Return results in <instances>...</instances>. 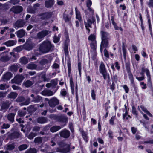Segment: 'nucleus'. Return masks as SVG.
<instances>
[{"instance_id": "obj_1", "label": "nucleus", "mask_w": 153, "mask_h": 153, "mask_svg": "<svg viewBox=\"0 0 153 153\" xmlns=\"http://www.w3.org/2000/svg\"><path fill=\"white\" fill-rule=\"evenodd\" d=\"M85 12L86 16V17L87 20V22H84V24L86 30L88 31V33L90 31L89 27L91 28V24L95 21V19L94 16V12L90 7H88L87 10H85Z\"/></svg>"}, {"instance_id": "obj_2", "label": "nucleus", "mask_w": 153, "mask_h": 153, "mask_svg": "<svg viewBox=\"0 0 153 153\" xmlns=\"http://www.w3.org/2000/svg\"><path fill=\"white\" fill-rule=\"evenodd\" d=\"M54 46L48 40L44 41L40 45L39 51L43 53H47L53 50Z\"/></svg>"}, {"instance_id": "obj_3", "label": "nucleus", "mask_w": 153, "mask_h": 153, "mask_svg": "<svg viewBox=\"0 0 153 153\" xmlns=\"http://www.w3.org/2000/svg\"><path fill=\"white\" fill-rule=\"evenodd\" d=\"M101 33L102 42L100 45V50L102 53L104 47L107 48L108 46L109 34L107 32L103 31H101Z\"/></svg>"}, {"instance_id": "obj_4", "label": "nucleus", "mask_w": 153, "mask_h": 153, "mask_svg": "<svg viewBox=\"0 0 153 153\" xmlns=\"http://www.w3.org/2000/svg\"><path fill=\"white\" fill-rule=\"evenodd\" d=\"M58 144L61 147L57 148L56 151H54V152L67 153L69 152L70 147L69 145H67L65 143L62 141L58 142Z\"/></svg>"}, {"instance_id": "obj_5", "label": "nucleus", "mask_w": 153, "mask_h": 153, "mask_svg": "<svg viewBox=\"0 0 153 153\" xmlns=\"http://www.w3.org/2000/svg\"><path fill=\"white\" fill-rule=\"evenodd\" d=\"M45 100L48 101V104L50 107L51 108H54L56 106L59 104V100L55 97H53L50 100L48 99L45 98Z\"/></svg>"}, {"instance_id": "obj_6", "label": "nucleus", "mask_w": 153, "mask_h": 153, "mask_svg": "<svg viewBox=\"0 0 153 153\" xmlns=\"http://www.w3.org/2000/svg\"><path fill=\"white\" fill-rule=\"evenodd\" d=\"M53 14L51 12H47L41 13L39 15L40 19L42 20H47L51 17Z\"/></svg>"}, {"instance_id": "obj_7", "label": "nucleus", "mask_w": 153, "mask_h": 153, "mask_svg": "<svg viewBox=\"0 0 153 153\" xmlns=\"http://www.w3.org/2000/svg\"><path fill=\"white\" fill-rule=\"evenodd\" d=\"M24 77L22 75H18L15 76L14 78L11 80L13 83H15L19 84L24 79Z\"/></svg>"}, {"instance_id": "obj_8", "label": "nucleus", "mask_w": 153, "mask_h": 153, "mask_svg": "<svg viewBox=\"0 0 153 153\" xmlns=\"http://www.w3.org/2000/svg\"><path fill=\"white\" fill-rule=\"evenodd\" d=\"M50 32L48 30H42L38 33L36 35V38L38 39H43L48 35Z\"/></svg>"}, {"instance_id": "obj_9", "label": "nucleus", "mask_w": 153, "mask_h": 153, "mask_svg": "<svg viewBox=\"0 0 153 153\" xmlns=\"http://www.w3.org/2000/svg\"><path fill=\"white\" fill-rule=\"evenodd\" d=\"M51 62V60L50 59H42L39 62V65L38 66V70L43 69L45 68L44 67V65L48 63H49Z\"/></svg>"}, {"instance_id": "obj_10", "label": "nucleus", "mask_w": 153, "mask_h": 153, "mask_svg": "<svg viewBox=\"0 0 153 153\" xmlns=\"http://www.w3.org/2000/svg\"><path fill=\"white\" fill-rule=\"evenodd\" d=\"M24 20L19 19L14 24V27L15 28L23 27L26 24Z\"/></svg>"}, {"instance_id": "obj_11", "label": "nucleus", "mask_w": 153, "mask_h": 153, "mask_svg": "<svg viewBox=\"0 0 153 153\" xmlns=\"http://www.w3.org/2000/svg\"><path fill=\"white\" fill-rule=\"evenodd\" d=\"M23 7L22 6L17 5L13 6L10 9L11 11L15 13L18 14L22 12L23 11Z\"/></svg>"}, {"instance_id": "obj_12", "label": "nucleus", "mask_w": 153, "mask_h": 153, "mask_svg": "<svg viewBox=\"0 0 153 153\" xmlns=\"http://www.w3.org/2000/svg\"><path fill=\"white\" fill-rule=\"evenodd\" d=\"M59 134L61 137L67 138L70 136V133L69 131L65 129L59 132Z\"/></svg>"}, {"instance_id": "obj_13", "label": "nucleus", "mask_w": 153, "mask_h": 153, "mask_svg": "<svg viewBox=\"0 0 153 153\" xmlns=\"http://www.w3.org/2000/svg\"><path fill=\"white\" fill-rule=\"evenodd\" d=\"M21 134L17 131H14L11 133L9 135V137L12 140L21 137Z\"/></svg>"}, {"instance_id": "obj_14", "label": "nucleus", "mask_w": 153, "mask_h": 153, "mask_svg": "<svg viewBox=\"0 0 153 153\" xmlns=\"http://www.w3.org/2000/svg\"><path fill=\"white\" fill-rule=\"evenodd\" d=\"M54 4L53 0L46 1L45 3V7L47 8L52 7Z\"/></svg>"}, {"instance_id": "obj_15", "label": "nucleus", "mask_w": 153, "mask_h": 153, "mask_svg": "<svg viewBox=\"0 0 153 153\" xmlns=\"http://www.w3.org/2000/svg\"><path fill=\"white\" fill-rule=\"evenodd\" d=\"M19 66L20 65L18 64H13L9 67V69L12 72H15L17 70Z\"/></svg>"}, {"instance_id": "obj_16", "label": "nucleus", "mask_w": 153, "mask_h": 153, "mask_svg": "<svg viewBox=\"0 0 153 153\" xmlns=\"http://www.w3.org/2000/svg\"><path fill=\"white\" fill-rule=\"evenodd\" d=\"M38 66L36 64L31 62L27 65L26 68L28 69L31 70L36 69L39 70L38 69Z\"/></svg>"}, {"instance_id": "obj_17", "label": "nucleus", "mask_w": 153, "mask_h": 153, "mask_svg": "<svg viewBox=\"0 0 153 153\" xmlns=\"http://www.w3.org/2000/svg\"><path fill=\"white\" fill-rule=\"evenodd\" d=\"M25 33V31L23 29H20L15 33L19 38H22L24 36Z\"/></svg>"}, {"instance_id": "obj_18", "label": "nucleus", "mask_w": 153, "mask_h": 153, "mask_svg": "<svg viewBox=\"0 0 153 153\" xmlns=\"http://www.w3.org/2000/svg\"><path fill=\"white\" fill-rule=\"evenodd\" d=\"M54 93L55 92H53L51 90H44L41 92V94L44 96H51L53 95Z\"/></svg>"}, {"instance_id": "obj_19", "label": "nucleus", "mask_w": 153, "mask_h": 153, "mask_svg": "<svg viewBox=\"0 0 153 153\" xmlns=\"http://www.w3.org/2000/svg\"><path fill=\"white\" fill-rule=\"evenodd\" d=\"M15 114L13 113H10L7 116V120L11 123H13L14 121V117Z\"/></svg>"}, {"instance_id": "obj_20", "label": "nucleus", "mask_w": 153, "mask_h": 153, "mask_svg": "<svg viewBox=\"0 0 153 153\" xmlns=\"http://www.w3.org/2000/svg\"><path fill=\"white\" fill-rule=\"evenodd\" d=\"M34 82L33 81L27 80L25 81L23 83V85L25 87L28 88L32 86L34 84Z\"/></svg>"}, {"instance_id": "obj_21", "label": "nucleus", "mask_w": 153, "mask_h": 153, "mask_svg": "<svg viewBox=\"0 0 153 153\" xmlns=\"http://www.w3.org/2000/svg\"><path fill=\"white\" fill-rule=\"evenodd\" d=\"M11 104L10 102L8 101H7L3 103L1 106V109H7L9 107Z\"/></svg>"}, {"instance_id": "obj_22", "label": "nucleus", "mask_w": 153, "mask_h": 153, "mask_svg": "<svg viewBox=\"0 0 153 153\" xmlns=\"http://www.w3.org/2000/svg\"><path fill=\"white\" fill-rule=\"evenodd\" d=\"M12 74L10 72H8L4 74L2 77L4 80H9L12 77Z\"/></svg>"}, {"instance_id": "obj_23", "label": "nucleus", "mask_w": 153, "mask_h": 153, "mask_svg": "<svg viewBox=\"0 0 153 153\" xmlns=\"http://www.w3.org/2000/svg\"><path fill=\"white\" fill-rule=\"evenodd\" d=\"M47 120V118L44 117H39L37 119V122L40 124L44 123L46 122Z\"/></svg>"}, {"instance_id": "obj_24", "label": "nucleus", "mask_w": 153, "mask_h": 153, "mask_svg": "<svg viewBox=\"0 0 153 153\" xmlns=\"http://www.w3.org/2000/svg\"><path fill=\"white\" fill-rule=\"evenodd\" d=\"M16 43V41L9 40L4 43V44L7 47H10L15 45Z\"/></svg>"}, {"instance_id": "obj_25", "label": "nucleus", "mask_w": 153, "mask_h": 153, "mask_svg": "<svg viewBox=\"0 0 153 153\" xmlns=\"http://www.w3.org/2000/svg\"><path fill=\"white\" fill-rule=\"evenodd\" d=\"M33 44L26 43L24 46V47L26 50L30 51L32 49L34 46Z\"/></svg>"}, {"instance_id": "obj_26", "label": "nucleus", "mask_w": 153, "mask_h": 153, "mask_svg": "<svg viewBox=\"0 0 153 153\" xmlns=\"http://www.w3.org/2000/svg\"><path fill=\"white\" fill-rule=\"evenodd\" d=\"M42 101V97L39 95H37L33 99L31 102H34L35 103H38Z\"/></svg>"}, {"instance_id": "obj_27", "label": "nucleus", "mask_w": 153, "mask_h": 153, "mask_svg": "<svg viewBox=\"0 0 153 153\" xmlns=\"http://www.w3.org/2000/svg\"><path fill=\"white\" fill-rule=\"evenodd\" d=\"M61 128V127L59 126H55L51 127L50 129L51 131L54 132L57 131Z\"/></svg>"}, {"instance_id": "obj_28", "label": "nucleus", "mask_w": 153, "mask_h": 153, "mask_svg": "<svg viewBox=\"0 0 153 153\" xmlns=\"http://www.w3.org/2000/svg\"><path fill=\"white\" fill-rule=\"evenodd\" d=\"M100 71L101 73L106 71L105 65L103 62L101 63L100 66Z\"/></svg>"}, {"instance_id": "obj_29", "label": "nucleus", "mask_w": 153, "mask_h": 153, "mask_svg": "<svg viewBox=\"0 0 153 153\" xmlns=\"http://www.w3.org/2000/svg\"><path fill=\"white\" fill-rule=\"evenodd\" d=\"M18 95V94L14 92L10 93L7 96L8 97L13 99H15Z\"/></svg>"}, {"instance_id": "obj_30", "label": "nucleus", "mask_w": 153, "mask_h": 153, "mask_svg": "<svg viewBox=\"0 0 153 153\" xmlns=\"http://www.w3.org/2000/svg\"><path fill=\"white\" fill-rule=\"evenodd\" d=\"M15 147V146L14 143L8 144L6 145V149L7 150H13Z\"/></svg>"}, {"instance_id": "obj_31", "label": "nucleus", "mask_w": 153, "mask_h": 153, "mask_svg": "<svg viewBox=\"0 0 153 153\" xmlns=\"http://www.w3.org/2000/svg\"><path fill=\"white\" fill-rule=\"evenodd\" d=\"M28 147V145L26 144H23L19 146L18 148L20 151H22L27 149Z\"/></svg>"}, {"instance_id": "obj_32", "label": "nucleus", "mask_w": 153, "mask_h": 153, "mask_svg": "<svg viewBox=\"0 0 153 153\" xmlns=\"http://www.w3.org/2000/svg\"><path fill=\"white\" fill-rule=\"evenodd\" d=\"M37 150L35 148H30L27 150L25 153H37Z\"/></svg>"}, {"instance_id": "obj_33", "label": "nucleus", "mask_w": 153, "mask_h": 153, "mask_svg": "<svg viewBox=\"0 0 153 153\" xmlns=\"http://www.w3.org/2000/svg\"><path fill=\"white\" fill-rule=\"evenodd\" d=\"M58 121L62 122H67L68 121V119L64 116H59L58 117Z\"/></svg>"}, {"instance_id": "obj_34", "label": "nucleus", "mask_w": 153, "mask_h": 153, "mask_svg": "<svg viewBox=\"0 0 153 153\" xmlns=\"http://www.w3.org/2000/svg\"><path fill=\"white\" fill-rule=\"evenodd\" d=\"M20 60L21 63L23 64H26L28 62L27 58L25 57L21 58Z\"/></svg>"}, {"instance_id": "obj_35", "label": "nucleus", "mask_w": 153, "mask_h": 153, "mask_svg": "<svg viewBox=\"0 0 153 153\" xmlns=\"http://www.w3.org/2000/svg\"><path fill=\"white\" fill-rule=\"evenodd\" d=\"M37 135V134L35 133L31 132L29 135L27 136L28 138L31 140H32L34 137Z\"/></svg>"}, {"instance_id": "obj_36", "label": "nucleus", "mask_w": 153, "mask_h": 153, "mask_svg": "<svg viewBox=\"0 0 153 153\" xmlns=\"http://www.w3.org/2000/svg\"><path fill=\"white\" fill-rule=\"evenodd\" d=\"M142 110L145 112L149 116L152 117V115L143 106L141 105L140 106Z\"/></svg>"}, {"instance_id": "obj_37", "label": "nucleus", "mask_w": 153, "mask_h": 153, "mask_svg": "<svg viewBox=\"0 0 153 153\" xmlns=\"http://www.w3.org/2000/svg\"><path fill=\"white\" fill-rule=\"evenodd\" d=\"M42 142V138L40 137H38L34 139V142L36 144H40Z\"/></svg>"}, {"instance_id": "obj_38", "label": "nucleus", "mask_w": 153, "mask_h": 153, "mask_svg": "<svg viewBox=\"0 0 153 153\" xmlns=\"http://www.w3.org/2000/svg\"><path fill=\"white\" fill-rule=\"evenodd\" d=\"M30 101L31 100L30 98H28L25 100V102L21 103L20 105L21 106H22L23 105H27L30 103Z\"/></svg>"}, {"instance_id": "obj_39", "label": "nucleus", "mask_w": 153, "mask_h": 153, "mask_svg": "<svg viewBox=\"0 0 153 153\" xmlns=\"http://www.w3.org/2000/svg\"><path fill=\"white\" fill-rule=\"evenodd\" d=\"M10 59V58L7 56H3L0 59V60L3 62H6Z\"/></svg>"}, {"instance_id": "obj_40", "label": "nucleus", "mask_w": 153, "mask_h": 153, "mask_svg": "<svg viewBox=\"0 0 153 153\" xmlns=\"http://www.w3.org/2000/svg\"><path fill=\"white\" fill-rule=\"evenodd\" d=\"M70 84L72 90V94H74V85L72 77H71L70 79Z\"/></svg>"}, {"instance_id": "obj_41", "label": "nucleus", "mask_w": 153, "mask_h": 153, "mask_svg": "<svg viewBox=\"0 0 153 153\" xmlns=\"http://www.w3.org/2000/svg\"><path fill=\"white\" fill-rule=\"evenodd\" d=\"M96 36L94 34H91L88 37V39L92 42H95L96 41L95 40Z\"/></svg>"}, {"instance_id": "obj_42", "label": "nucleus", "mask_w": 153, "mask_h": 153, "mask_svg": "<svg viewBox=\"0 0 153 153\" xmlns=\"http://www.w3.org/2000/svg\"><path fill=\"white\" fill-rule=\"evenodd\" d=\"M9 87V86L6 84H1L0 85V89L1 90H5Z\"/></svg>"}, {"instance_id": "obj_43", "label": "nucleus", "mask_w": 153, "mask_h": 153, "mask_svg": "<svg viewBox=\"0 0 153 153\" xmlns=\"http://www.w3.org/2000/svg\"><path fill=\"white\" fill-rule=\"evenodd\" d=\"M10 126V125L8 123H4L1 126V129H7Z\"/></svg>"}, {"instance_id": "obj_44", "label": "nucleus", "mask_w": 153, "mask_h": 153, "mask_svg": "<svg viewBox=\"0 0 153 153\" xmlns=\"http://www.w3.org/2000/svg\"><path fill=\"white\" fill-rule=\"evenodd\" d=\"M50 82L51 84L52 87L53 88H54L55 87H56L57 84V80L56 79L51 80V81Z\"/></svg>"}, {"instance_id": "obj_45", "label": "nucleus", "mask_w": 153, "mask_h": 153, "mask_svg": "<svg viewBox=\"0 0 153 153\" xmlns=\"http://www.w3.org/2000/svg\"><path fill=\"white\" fill-rule=\"evenodd\" d=\"M26 114V112L25 111L19 110L18 112V114L20 117H24Z\"/></svg>"}, {"instance_id": "obj_46", "label": "nucleus", "mask_w": 153, "mask_h": 153, "mask_svg": "<svg viewBox=\"0 0 153 153\" xmlns=\"http://www.w3.org/2000/svg\"><path fill=\"white\" fill-rule=\"evenodd\" d=\"M25 98L23 97L19 96L18 97L16 100L17 102H21L24 101Z\"/></svg>"}, {"instance_id": "obj_47", "label": "nucleus", "mask_w": 153, "mask_h": 153, "mask_svg": "<svg viewBox=\"0 0 153 153\" xmlns=\"http://www.w3.org/2000/svg\"><path fill=\"white\" fill-rule=\"evenodd\" d=\"M146 74L148 78V81L149 82H151V78L150 74V72L149 70H146Z\"/></svg>"}, {"instance_id": "obj_48", "label": "nucleus", "mask_w": 153, "mask_h": 153, "mask_svg": "<svg viewBox=\"0 0 153 153\" xmlns=\"http://www.w3.org/2000/svg\"><path fill=\"white\" fill-rule=\"evenodd\" d=\"M36 10L33 7V8L29 7L27 9V11L30 13H34L36 11Z\"/></svg>"}, {"instance_id": "obj_49", "label": "nucleus", "mask_w": 153, "mask_h": 153, "mask_svg": "<svg viewBox=\"0 0 153 153\" xmlns=\"http://www.w3.org/2000/svg\"><path fill=\"white\" fill-rule=\"evenodd\" d=\"M103 75L104 79L105 80L107 78H109V75L107 73V71L101 73Z\"/></svg>"}, {"instance_id": "obj_50", "label": "nucleus", "mask_w": 153, "mask_h": 153, "mask_svg": "<svg viewBox=\"0 0 153 153\" xmlns=\"http://www.w3.org/2000/svg\"><path fill=\"white\" fill-rule=\"evenodd\" d=\"M129 78L130 80L131 83L132 84H134V78L133 75L132 74V73L131 72H129L128 74Z\"/></svg>"}, {"instance_id": "obj_51", "label": "nucleus", "mask_w": 153, "mask_h": 153, "mask_svg": "<svg viewBox=\"0 0 153 153\" xmlns=\"http://www.w3.org/2000/svg\"><path fill=\"white\" fill-rule=\"evenodd\" d=\"M40 127L38 126H34L32 129V131H33L37 132L40 131Z\"/></svg>"}, {"instance_id": "obj_52", "label": "nucleus", "mask_w": 153, "mask_h": 153, "mask_svg": "<svg viewBox=\"0 0 153 153\" xmlns=\"http://www.w3.org/2000/svg\"><path fill=\"white\" fill-rule=\"evenodd\" d=\"M25 0H22V1H24ZM20 2V0H11L10 3L13 5L18 4Z\"/></svg>"}, {"instance_id": "obj_53", "label": "nucleus", "mask_w": 153, "mask_h": 153, "mask_svg": "<svg viewBox=\"0 0 153 153\" xmlns=\"http://www.w3.org/2000/svg\"><path fill=\"white\" fill-rule=\"evenodd\" d=\"M90 46L91 48L94 50H95L96 46V41H95V42L91 43Z\"/></svg>"}, {"instance_id": "obj_54", "label": "nucleus", "mask_w": 153, "mask_h": 153, "mask_svg": "<svg viewBox=\"0 0 153 153\" xmlns=\"http://www.w3.org/2000/svg\"><path fill=\"white\" fill-rule=\"evenodd\" d=\"M76 18L78 19L79 21H81V18L80 16V12H76Z\"/></svg>"}, {"instance_id": "obj_55", "label": "nucleus", "mask_w": 153, "mask_h": 153, "mask_svg": "<svg viewBox=\"0 0 153 153\" xmlns=\"http://www.w3.org/2000/svg\"><path fill=\"white\" fill-rule=\"evenodd\" d=\"M22 50V48L21 46H18L13 49L14 51L17 52H19Z\"/></svg>"}, {"instance_id": "obj_56", "label": "nucleus", "mask_w": 153, "mask_h": 153, "mask_svg": "<svg viewBox=\"0 0 153 153\" xmlns=\"http://www.w3.org/2000/svg\"><path fill=\"white\" fill-rule=\"evenodd\" d=\"M0 21L1 22V25H4L7 24L8 22L7 20L5 19H1Z\"/></svg>"}, {"instance_id": "obj_57", "label": "nucleus", "mask_w": 153, "mask_h": 153, "mask_svg": "<svg viewBox=\"0 0 153 153\" xmlns=\"http://www.w3.org/2000/svg\"><path fill=\"white\" fill-rule=\"evenodd\" d=\"M122 50L123 53V55L124 58L126 59V49L125 47L124 44L123 43L122 45Z\"/></svg>"}, {"instance_id": "obj_58", "label": "nucleus", "mask_w": 153, "mask_h": 153, "mask_svg": "<svg viewBox=\"0 0 153 153\" xmlns=\"http://www.w3.org/2000/svg\"><path fill=\"white\" fill-rule=\"evenodd\" d=\"M63 19L66 22H69L70 19V18L68 17V15L65 14H64Z\"/></svg>"}, {"instance_id": "obj_59", "label": "nucleus", "mask_w": 153, "mask_h": 153, "mask_svg": "<svg viewBox=\"0 0 153 153\" xmlns=\"http://www.w3.org/2000/svg\"><path fill=\"white\" fill-rule=\"evenodd\" d=\"M115 116H112L111 119L110 120L109 123L110 124L112 125L114 124V120L115 119Z\"/></svg>"}, {"instance_id": "obj_60", "label": "nucleus", "mask_w": 153, "mask_h": 153, "mask_svg": "<svg viewBox=\"0 0 153 153\" xmlns=\"http://www.w3.org/2000/svg\"><path fill=\"white\" fill-rule=\"evenodd\" d=\"M9 29V27H5L4 28H3L1 30L0 33L1 34H3L4 33V32H5L6 30Z\"/></svg>"}, {"instance_id": "obj_61", "label": "nucleus", "mask_w": 153, "mask_h": 153, "mask_svg": "<svg viewBox=\"0 0 153 153\" xmlns=\"http://www.w3.org/2000/svg\"><path fill=\"white\" fill-rule=\"evenodd\" d=\"M91 97L93 100H95V94L94 90H92L91 91Z\"/></svg>"}, {"instance_id": "obj_62", "label": "nucleus", "mask_w": 153, "mask_h": 153, "mask_svg": "<svg viewBox=\"0 0 153 153\" xmlns=\"http://www.w3.org/2000/svg\"><path fill=\"white\" fill-rule=\"evenodd\" d=\"M7 92H3L0 91V98L5 97L6 95Z\"/></svg>"}, {"instance_id": "obj_63", "label": "nucleus", "mask_w": 153, "mask_h": 153, "mask_svg": "<svg viewBox=\"0 0 153 153\" xmlns=\"http://www.w3.org/2000/svg\"><path fill=\"white\" fill-rule=\"evenodd\" d=\"M12 88L14 90H20L21 89L19 87L15 85H13L12 86Z\"/></svg>"}, {"instance_id": "obj_64", "label": "nucleus", "mask_w": 153, "mask_h": 153, "mask_svg": "<svg viewBox=\"0 0 153 153\" xmlns=\"http://www.w3.org/2000/svg\"><path fill=\"white\" fill-rule=\"evenodd\" d=\"M148 5L150 7H153V0H150Z\"/></svg>"}]
</instances>
